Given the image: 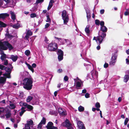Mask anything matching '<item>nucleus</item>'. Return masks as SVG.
I'll return each instance as SVG.
<instances>
[{
  "instance_id": "f257e3e1",
  "label": "nucleus",
  "mask_w": 129,
  "mask_h": 129,
  "mask_svg": "<svg viewBox=\"0 0 129 129\" xmlns=\"http://www.w3.org/2000/svg\"><path fill=\"white\" fill-rule=\"evenodd\" d=\"M33 79L31 78H25L23 81V87L27 90H30L32 88Z\"/></svg>"
},
{
  "instance_id": "f03ea898",
  "label": "nucleus",
  "mask_w": 129,
  "mask_h": 129,
  "mask_svg": "<svg viewBox=\"0 0 129 129\" xmlns=\"http://www.w3.org/2000/svg\"><path fill=\"white\" fill-rule=\"evenodd\" d=\"M8 48L9 50H11L13 48L12 46L8 42H3L0 41V48L3 50H6Z\"/></svg>"
},
{
  "instance_id": "7ed1b4c3",
  "label": "nucleus",
  "mask_w": 129,
  "mask_h": 129,
  "mask_svg": "<svg viewBox=\"0 0 129 129\" xmlns=\"http://www.w3.org/2000/svg\"><path fill=\"white\" fill-rule=\"evenodd\" d=\"M7 69H6V71H8L9 72L7 73H6L3 74V75L4 76V77H0V84H2L4 85L6 82V78H10L11 76L10 75V72L9 71H10V69L9 68H7Z\"/></svg>"
},
{
  "instance_id": "20e7f679",
  "label": "nucleus",
  "mask_w": 129,
  "mask_h": 129,
  "mask_svg": "<svg viewBox=\"0 0 129 129\" xmlns=\"http://www.w3.org/2000/svg\"><path fill=\"white\" fill-rule=\"evenodd\" d=\"M62 17L63 20L64 24H66L69 21V16L67 11L64 10L62 12Z\"/></svg>"
},
{
  "instance_id": "39448f33",
  "label": "nucleus",
  "mask_w": 129,
  "mask_h": 129,
  "mask_svg": "<svg viewBox=\"0 0 129 129\" xmlns=\"http://www.w3.org/2000/svg\"><path fill=\"white\" fill-rule=\"evenodd\" d=\"M106 35V33H102V35L98 37L96 40L95 37H94L93 40H95L97 44H100L102 42L104 38L105 37Z\"/></svg>"
},
{
  "instance_id": "423d86ee",
  "label": "nucleus",
  "mask_w": 129,
  "mask_h": 129,
  "mask_svg": "<svg viewBox=\"0 0 129 129\" xmlns=\"http://www.w3.org/2000/svg\"><path fill=\"white\" fill-rule=\"evenodd\" d=\"M57 48V44L55 43H50L48 46V49L51 51H55Z\"/></svg>"
},
{
  "instance_id": "0eeeda50",
  "label": "nucleus",
  "mask_w": 129,
  "mask_h": 129,
  "mask_svg": "<svg viewBox=\"0 0 129 129\" xmlns=\"http://www.w3.org/2000/svg\"><path fill=\"white\" fill-rule=\"evenodd\" d=\"M62 125L63 126H66L68 129H73L72 125L67 119L62 124Z\"/></svg>"
},
{
  "instance_id": "6e6552de",
  "label": "nucleus",
  "mask_w": 129,
  "mask_h": 129,
  "mask_svg": "<svg viewBox=\"0 0 129 129\" xmlns=\"http://www.w3.org/2000/svg\"><path fill=\"white\" fill-rule=\"evenodd\" d=\"M62 125L63 126H66L68 129H73L72 125L67 119L62 124Z\"/></svg>"
},
{
  "instance_id": "1a4fd4ad",
  "label": "nucleus",
  "mask_w": 129,
  "mask_h": 129,
  "mask_svg": "<svg viewBox=\"0 0 129 129\" xmlns=\"http://www.w3.org/2000/svg\"><path fill=\"white\" fill-rule=\"evenodd\" d=\"M5 110L6 111L4 113L5 114H4V115H5V116H6V119L7 120L8 118L10 117L11 114V111L8 108Z\"/></svg>"
},
{
  "instance_id": "9d476101",
  "label": "nucleus",
  "mask_w": 129,
  "mask_h": 129,
  "mask_svg": "<svg viewBox=\"0 0 129 129\" xmlns=\"http://www.w3.org/2000/svg\"><path fill=\"white\" fill-rule=\"evenodd\" d=\"M7 108H4L3 107H0V117L2 118H5V115L4 114L6 111V109Z\"/></svg>"
},
{
  "instance_id": "9b49d317",
  "label": "nucleus",
  "mask_w": 129,
  "mask_h": 129,
  "mask_svg": "<svg viewBox=\"0 0 129 129\" xmlns=\"http://www.w3.org/2000/svg\"><path fill=\"white\" fill-rule=\"evenodd\" d=\"M57 54L58 55V59L59 61L62 60L63 58V52L60 49L58 50Z\"/></svg>"
},
{
  "instance_id": "f8f14e48",
  "label": "nucleus",
  "mask_w": 129,
  "mask_h": 129,
  "mask_svg": "<svg viewBox=\"0 0 129 129\" xmlns=\"http://www.w3.org/2000/svg\"><path fill=\"white\" fill-rule=\"evenodd\" d=\"M55 38L58 40V43L60 45H63L67 42L68 41H69L68 40H66L63 39H59L56 37H55Z\"/></svg>"
},
{
  "instance_id": "ddd939ff",
  "label": "nucleus",
  "mask_w": 129,
  "mask_h": 129,
  "mask_svg": "<svg viewBox=\"0 0 129 129\" xmlns=\"http://www.w3.org/2000/svg\"><path fill=\"white\" fill-rule=\"evenodd\" d=\"M75 82L76 84V87L78 89L81 86V81L78 78L74 79Z\"/></svg>"
},
{
  "instance_id": "4468645a",
  "label": "nucleus",
  "mask_w": 129,
  "mask_h": 129,
  "mask_svg": "<svg viewBox=\"0 0 129 129\" xmlns=\"http://www.w3.org/2000/svg\"><path fill=\"white\" fill-rule=\"evenodd\" d=\"M46 119L44 117H43L41 122L38 125V129L41 128L43 124H45L46 123Z\"/></svg>"
},
{
  "instance_id": "2eb2a0df",
  "label": "nucleus",
  "mask_w": 129,
  "mask_h": 129,
  "mask_svg": "<svg viewBox=\"0 0 129 129\" xmlns=\"http://www.w3.org/2000/svg\"><path fill=\"white\" fill-rule=\"evenodd\" d=\"M23 106H24V108H27V109H29V111H30L32 110L33 108V107L29 105L28 104L26 103H23L22 104Z\"/></svg>"
},
{
  "instance_id": "dca6fc26",
  "label": "nucleus",
  "mask_w": 129,
  "mask_h": 129,
  "mask_svg": "<svg viewBox=\"0 0 129 129\" xmlns=\"http://www.w3.org/2000/svg\"><path fill=\"white\" fill-rule=\"evenodd\" d=\"M58 112L61 115H64L66 114V111L64 109H63L61 108H59L58 109Z\"/></svg>"
},
{
  "instance_id": "f3484780",
  "label": "nucleus",
  "mask_w": 129,
  "mask_h": 129,
  "mask_svg": "<svg viewBox=\"0 0 129 129\" xmlns=\"http://www.w3.org/2000/svg\"><path fill=\"white\" fill-rule=\"evenodd\" d=\"M53 123L51 122H48L47 128L48 129H57V127H55L53 126Z\"/></svg>"
},
{
  "instance_id": "a211bd4d",
  "label": "nucleus",
  "mask_w": 129,
  "mask_h": 129,
  "mask_svg": "<svg viewBox=\"0 0 129 129\" xmlns=\"http://www.w3.org/2000/svg\"><path fill=\"white\" fill-rule=\"evenodd\" d=\"M32 35V33L31 30H28L26 33V35L25 36V38L26 39L28 40L29 38V36Z\"/></svg>"
},
{
  "instance_id": "6ab92c4d",
  "label": "nucleus",
  "mask_w": 129,
  "mask_h": 129,
  "mask_svg": "<svg viewBox=\"0 0 129 129\" xmlns=\"http://www.w3.org/2000/svg\"><path fill=\"white\" fill-rule=\"evenodd\" d=\"M12 26L14 28L17 29L18 28L21 27L20 22L19 21H17V22L16 24L12 25Z\"/></svg>"
},
{
  "instance_id": "aec40b11",
  "label": "nucleus",
  "mask_w": 129,
  "mask_h": 129,
  "mask_svg": "<svg viewBox=\"0 0 129 129\" xmlns=\"http://www.w3.org/2000/svg\"><path fill=\"white\" fill-rule=\"evenodd\" d=\"M9 16V14L7 13H1L0 14V19H4Z\"/></svg>"
},
{
  "instance_id": "412c9836",
  "label": "nucleus",
  "mask_w": 129,
  "mask_h": 129,
  "mask_svg": "<svg viewBox=\"0 0 129 129\" xmlns=\"http://www.w3.org/2000/svg\"><path fill=\"white\" fill-rule=\"evenodd\" d=\"M18 58V56L17 55H11L10 58L11 59L13 62L16 61Z\"/></svg>"
},
{
  "instance_id": "4be33fe9",
  "label": "nucleus",
  "mask_w": 129,
  "mask_h": 129,
  "mask_svg": "<svg viewBox=\"0 0 129 129\" xmlns=\"http://www.w3.org/2000/svg\"><path fill=\"white\" fill-rule=\"evenodd\" d=\"M54 3V1L53 0H50L49 5L47 8V10H50L52 7L53 6V4Z\"/></svg>"
},
{
  "instance_id": "5701e85b",
  "label": "nucleus",
  "mask_w": 129,
  "mask_h": 129,
  "mask_svg": "<svg viewBox=\"0 0 129 129\" xmlns=\"http://www.w3.org/2000/svg\"><path fill=\"white\" fill-rule=\"evenodd\" d=\"M10 13L11 15L12 19L14 21H15L16 20L15 14L12 11L10 12Z\"/></svg>"
},
{
  "instance_id": "b1692460",
  "label": "nucleus",
  "mask_w": 129,
  "mask_h": 129,
  "mask_svg": "<svg viewBox=\"0 0 129 129\" xmlns=\"http://www.w3.org/2000/svg\"><path fill=\"white\" fill-rule=\"evenodd\" d=\"M77 124L78 128L79 129H82L81 126L82 125H84V124L82 122L80 121H79L77 122Z\"/></svg>"
},
{
  "instance_id": "393cba45",
  "label": "nucleus",
  "mask_w": 129,
  "mask_h": 129,
  "mask_svg": "<svg viewBox=\"0 0 129 129\" xmlns=\"http://www.w3.org/2000/svg\"><path fill=\"white\" fill-rule=\"evenodd\" d=\"M1 54L2 55L1 57V58L2 60H4V59L6 58L7 56L5 54H4L3 52H2L1 53Z\"/></svg>"
},
{
  "instance_id": "a878e982",
  "label": "nucleus",
  "mask_w": 129,
  "mask_h": 129,
  "mask_svg": "<svg viewBox=\"0 0 129 129\" xmlns=\"http://www.w3.org/2000/svg\"><path fill=\"white\" fill-rule=\"evenodd\" d=\"M129 78V76L128 75H125L124 79V81L125 82H127Z\"/></svg>"
},
{
  "instance_id": "bb28decb",
  "label": "nucleus",
  "mask_w": 129,
  "mask_h": 129,
  "mask_svg": "<svg viewBox=\"0 0 129 129\" xmlns=\"http://www.w3.org/2000/svg\"><path fill=\"white\" fill-rule=\"evenodd\" d=\"M101 29L103 32H106L107 30V29L105 26H102L101 27Z\"/></svg>"
},
{
  "instance_id": "cd10ccee",
  "label": "nucleus",
  "mask_w": 129,
  "mask_h": 129,
  "mask_svg": "<svg viewBox=\"0 0 129 129\" xmlns=\"http://www.w3.org/2000/svg\"><path fill=\"white\" fill-rule=\"evenodd\" d=\"M116 61L115 60L111 59V61L110 62L109 64L111 66L114 65L116 62Z\"/></svg>"
},
{
  "instance_id": "c85d7f7f",
  "label": "nucleus",
  "mask_w": 129,
  "mask_h": 129,
  "mask_svg": "<svg viewBox=\"0 0 129 129\" xmlns=\"http://www.w3.org/2000/svg\"><path fill=\"white\" fill-rule=\"evenodd\" d=\"M25 108L24 107H22L21 108V111L20 112V115L21 116L25 112V110H24Z\"/></svg>"
},
{
  "instance_id": "c756f323",
  "label": "nucleus",
  "mask_w": 129,
  "mask_h": 129,
  "mask_svg": "<svg viewBox=\"0 0 129 129\" xmlns=\"http://www.w3.org/2000/svg\"><path fill=\"white\" fill-rule=\"evenodd\" d=\"M33 97L30 96H28L26 99V102H30L33 99Z\"/></svg>"
},
{
  "instance_id": "7c9ffc66",
  "label": "nucleus",
  "mask_w": 129,
  "mask_h": 129,
  "mask_svg": "<svg viewBox=\"0 0 129 129\" xmlns=\"http://www.w3.org/2000/svg\"><path fill=\"white\" fill-rule=\"evenodd\" d=\"M90 26L89 25H87L85 29V31L87 34H89L90 32L89 28Z\"/></svg>"
},
{
  "instance_id": "2f4dec72",
  "label": "nucleus",
  "mask_w": 129,
  "mask_h": 129,
  "mask_svg": "<svg viewBox=\"0 0 129 129\" xmlns=\"http://www.w3.org/2000/svg\"><path fill=\"white\" fill-rule=\"evenodd\" d=\"M117 57V54L116 53H114L112 56L111 59L115 60H116V59Z\"/></svg>"
},
{
  "instance_id": "473e14b6",
  "label": "nucleus",
  "mask_w": 129,
  "mask_h": 129,
  "mask_svg": "<svg viewBox=\"0 0 129 129\" xmlns=\"http://www.w3.org/2000/svg\"><path fill=\"white\" fill-rule=\"evenodd\" d=\"M27 66L28 69L30 70L33 73L34 72V69H33L32 67L31 66L30 64L27 63Z\"/></svg>"
},
{
  "instance_id": "72a5a7b5",
  "label": "nucleus",
  "mask_w": 129,
  "mask_h": 129,
  "mask_svg": "<svg viewBox=\"0 0 129 129\" xmlns=\"http://www.w3.org/2000/svg\"><path fill=\"white\" fill-rule=\"evenodd\" d=\"M50 113L51 115H55V116L57 115V113L56 111L52 110L50 111Z\"/></svg>"
},
{
  "instance_id": "f704fd0d",
  "label": "nucleus",
  "mask_w": 129,
  "mask_h": 129,
  "mask_svg": "<svg viewBox=\"0 0 129 129\" xmlns=\"http://www.w3.org/2000/svg\"><path fill=\"white\" fill-rule=\"evenodd\" d=\"M25 54L27 56H28L30 54V52L29 50H27L25 51Z\"/></svg>"
},
{
  "instance_id": "c9c22d12",
  "label": "nucleus",
  "mask_w": 129,
  "mask_h": 129,
  "mask_svg": "<svg viewBox=\"0 0 129 129\" xmlns=\"http://www.w3.org/2000/svg\"><path fill=\"white\" fill-rule=\"evenodd\" d=\"M84 108L82 106H80L78 107V110L80 112H82L84 111Z\"/></svg>"
},
{
  "instance_id": "e433bc0d",
  "label": "nucleus",
  "mask_w": 129,
  "mask_h": 129,
  "mask_svg": "<svg viewBox=\"0 0 129 129\" xmlns=\"http://www.w3.org/2000/svg\"><path fill=\"white\" fill-rule=\"evenodd\" d=\"M10 108L12 109H14L15 107V105L14 104H10Z\"/></svg>"
},
{
  "instance_id": "4c0bfd02",
  "label": "nucleus",
  "mask_w": 129,
  "mask_h": 129,
  "mask_svg": "<svg viewBox=\"0 0 129 129\" xmlns=\"http://www.w3.org/2000/svg\"><path fill=\"white\" fill-rule=\"evenodd\" d=\"M7 37L11 39L13 38V36H12L11 35L9 34H6Z\"/></svg>"
},
{
  "instance_id": "58836bf2",
  "label": "nucleus",
  "mask_w": 129,
  "mask_h": 129,
  "mask_svg": "<svg viewBox=\"0 0 129 129\" xmlns=\"http://www.w3.org/2000/svg\"><path fill=\"white\" fill-rule=\"evenodd\" d=\"M44 0H37L36 1V4H38L39 3H42Z\"/></svg>"
},
{
  "instance_id": "ea45409f",
  "label": "nucleus",
  "mask_w": 129,
  "mask_h": 129,
  "mask_svg": "<svg viewBox=\"0 0 129 129\" xmlns=\"http://www.w3.org/2000/svg\"><path fill=\"white\" fill-rule=\"evenodd\" d=\"M6 26V25L3 22L0 21V27H5Z\"/></svg>"
},
{
  "instance_id": "a19ab883",
  "label": "nucleus",
  "mask_w": 129,
  "mask_h": 129,
  "mask_svg": "<svg viewBox=\"0 0 129 129\" xmlns=\"http://www.w3.org/2000/svg\"><path fill=\"white\" fill-rule=\"evenodd\" d=\"M30 126L28 125L27 124H25V129H31Z\"/></svg>"
},
{
  "instance_id": "79ce46f5",
  "label": "nucleus",
  "mask_w": 129,
  "mask_h": 129,
  "mask_svg": "<svg viewBox=\"0 0 129 129\" xmlns=\"http://www.w3.org/2000/svg\"><path fill=\"white\" fill-rule=\"evenodd\" d=\"M30 16L31 17L33 18L36 16V14L35 13H32L31 14Z\"/></svg>"
},
{
  "instance_id": "37998d69",
  "label": "nucleus",
  "mask_w": 129,
  "mask_h": 129,
  "mask_svg": "<svg viewBox=\"0 0 129 129\" xmlns=\"http://www.w3.org/2000/svg\"><path fill=\"white\" fill-rule=\"evenodd\" d=\"M47 19L46 20V21L47 22H50L51 20L49 18V16L48 15L47 16Z\"/></svg>"
},
{
  "instance_id": "c03bdc74",
  "label": "nucleus",
  "mask_w": 129,
  "mask_h": 129,
  "mask_svg": "<svg viewBox=\"0 0 129 129\" xmlns=\"http://www.w3.org/2000/svg\"><path fill=\"white\" fill-rule=\"evenodd\" d=\"M4 64L6 66H7L8 64V60L7 59H5L4 60Z\"/></svg>"
},
{
  "instance_id": "a18cd8bd",
  "label": "nucleus",
  "mask_w": 129,
  "mask_h": 129,
  "mask_svg": "<svg viewBox=\"0 0 129 129\" xmlns=\"http://www.w3.org/2000/svg\"><path fill=\"white\" fill-rule=\"evenodd\" d=\"M5 68V66L1 65H0V69L2 70H3Z\"/></svg>"
},
{
  "instance_id": "49530a36",
  "label": "nucleus",
  "mask_w": 129,
  "mask_h": 129,
  "mask_svg": "<svg viewBox=\"0 0 129 129\" xmlns=\"http://www.w3.org/2000/svg\"><path fill=\"white\" fill-rule=\"evenodd\" d=\"M128 121V119L127 118H126L124 122V124L125 125H126Z\"/></svg>"
},
{
  "instance_id": "de8ad7c7",
  "label": "nucleus",
  "mask_w": 129,
  "mask_h": 129,
  "mask_svg": "<svg viewBox=\"0 0 129 129\" xmlns=\"http://www.w3.org/2000/svg\"><path fill=\"white\" fill-rule=\"evenodd\" d=\"M95 107L97 108H99L100 107V105L99 103L97 102L95 104Z\"/></svg>"
},
{
  "instance_id": "09e8293b",
  "label": "nucleus",
  "mask_w": 129,
  "mask_h": 129,
  "mask_svg": "<svg viewBox=\"0 0 129 129\" xmlns=\"http://www.w3.org/2000/svg\"><path fill=\"white\" fill-rule=\"evenodd\" d=\"M95 23L98 25H99L100 24V21L98 20H95Z\"/></svg>"
},
{
  "instance_id": "8fccbe9b",
  "label": "nucleus",
  "mask_w": 129,
  "mask_h": 129,
  "mask_svg": "<svg viewBox=\"0 0 129 129\" xmlns=\"http://www.w3.org/2000/svg\"><path fill=\"white\" fill-rule=\"evenodd\" d=\"M90 94L88 93H86L85 94V97L86 98H88L89 97Z\"/></svg>"
},
{
  "instance_id": "3c124183",
  "label": "nucleus",
  "mask_w": 129,
  "mask_h": 129,
  "mask_svg": "<svg viewBox=\"0 0 129 129\" xmlns=\"http://www.w3.org/2000/svg\"><path fill=\"white\" fill-rule=\"evenodd\" d=\"M50 24L48 23H47L45 25V28H47L50 26Z\"/></svg>"
},
{
  "instance_id": "603ef678",
  "label": "nucleus",
  "mask_w": 129,
  "mask_h": 129,
  "mask_svg": "<svg viewBox=\"0 0 129 129\" xmlns=\"http://www.w3.org/2000/svg\"><path fill=\"white\" fill-rule=\"evenodd\" d=\"M89 12H88L86 11V13L87 14V17L88 19V18H89L90 17V15L89 14Z\"/></svg>"
},
{
  "instance_id": "864d4df0",
  "label": "nucleus",
  "mask_w": 129,
  "mask_h": 129,
  "mask_svg": "<svg viewBox=\"0 0 129 129\" xmlns=\"http://www.w3.org/2000/svg\"><path fill=\"white\" fill-rule=\"evenodd\" d=\"M64 79L65 81H67L68 80V77L67 76H66L64 77Z\"/></svg>"
},
{
  "instance_id": "5fc2aeb1",
  "label": "nucleus",
  "mask_w": 129,
  "mask_h": 129,
  "mask_svg": "<svg viewBox=\"0 0 129 129\" xmlns=\"http://www.w3.org/2000/svg\"><path fill=\"white\" fill-rule=\"evenodd\" d=\"M104 22L103 21H101L100 22V25L102 26H104Z\"/></svg>"
},
{
  "instance_id": "6e6d98bb",
  "label": "nucleus",
  "mask_w": 129,
  "mask_h": 129,
  "mask_svg": "<svg viewBox=\"0 0 129 129\" xmlns=\"http://www.w3.org/2000/svg\"><path fill=\"white\" fill-rule=\"evenodd\" d=\"M37 9V8L36 7H33L32 8V10L33 11H34L36 10Z\"/></svg>"
},
{
  "instance_id": "4d7b16f0",
  "label": "nucleus",
  "mask_w": 129,
  "mask_h": 129,
  "mask_svg": "<svg viewBox=\"0 0 129 129\" xmlns=\"http://www.w3.org/2000/svg\"><path fill=\"white\" fill-rule=\"evenodd\" d=\"M21 75L23 77H25V73L24 72H22L21 73Z\"/></svg>"
},
{
  "instance_id": "13d9d810",
  "label": "nucleus",
  "mask_w": 129,
  "mask_h": 129,
  "mask_svg": "<svg viewBox=\"0 0 129 129\" xmlns=\"http://www.w3.org/2000/svg\"><path fill=\"white\" fill-rule=\"evenodd\" d=\"M104 9L101 10L100 11V13L101 14H103L104 12Z\"/></svg>"
},
{
  "instance_id": "bf43d9fd",
  "label": "nucleus",
  "mask_w": 129,
  "mask_h": 129,
  "mask_svg": "<svg viewBox=\"0 0 129 129\" xmlns=\"http://www.w3.org/2000/svg\"><path fill=\"white\" fill-rule=\"evenodd\" d=\"M108 63H105L104 65V67L105 68H107L108 67Z\"/></svg>"
},
{
  "instance_id": "052dcab7",
  "label": "nucleus",
  "mask_w": 129,
  "mask_h": 129,
  "mask_svg": "<svg viewBox=\"0 0 129 129\" xmlns=\"http://www.w3.org/2000/svg\"><path fill=\"white\" fill-rule=\"evenodd\" d=\"M32 67L33 68H35L36 67V64L35 63H34L32 64Z\"/></svg>"
},
{
  "instance_id": "680f3d73",
  "label": "nucleus",
  "mask_w": 129,
  "mask_h": 129,
  "mask_svg": "<svg viewBox=\"0 0 129 129\" xmlns=\"http://www.w3.org/2000/svg\"><path fill=\"white\" fill-rule=\"evenodd\" d=\"M62 72V70L61 69H59L57 71V72L59 73H61Z\"/></svg>"
},
{
  "instance_id": "e2e57ef3",
  "label": "nucleus",
  "mask_w": 129,
  "mask_h": 129,
  "mask_svg": "<svg viewBox=\"0 0 129 129\" xmlns=\"http://www.w3.org/2000/svg\"><path fill=\"white\" fill-rule=\"evenodd\" d=\"M5 2L7 4L9 3L10 1V0H4Z\"/></svg>"
},
{
  "instance_id": "0e129e2a",
  "label": "nucleus",
  "mask_w": 129,
  "mask_h": 129,
  "mask_svg": "<svg viewBox=\"0 0 129 129\" xmlns=\"http://www.w3.org/2000/svg\"><path fill=\"white\" fill-rule=\"evenodd\" d=\"M86 89H84L82 90V93H86Z\"/></svg>"
},
{
  "instance_id": "69168bd1",
  "label": "nucleus",
  "mask_w": 129,
  "mask_h": 129,
  "mask_svg": "<svg viewBox=\"0 0 129 129\" xmlns=\"http://www.w3.org/2000/svg\"><path fill=\"white\" fill-rule=\"evenodd\" d=\"M57 92H58V91H55L54 92V96H56L57 95Z\"/></svg>"
},
{
  "instance_id": "338daca9",
  "label": "nucleus",
  "mask_w": 129,
  "mask_h": 129,
  "mask_svg": "<svg viewBox=\"0 0 129 129\" xmlns=\"http://www.w3.org/2000/svg\"><path fill=\"white\" fill-rule=\"evenodd\" d=\"M118 100L119 102H120L121 100V97H119L118 98Z\"/></svg>"
},
{
  "instance_id": "774afa93",
  "label": "nucleus",
  "mask_w": 129,
  "mask_h": 129,
  "mask_svg": "<svg viewBox=\"0 0 129 129\" xmlns=\"http://www.w3.org/2000/svg\"><path fill=\"white\" fill-rule=\"evenodd\" d=\"M126 63H127V64H128L129 63V60L127 58H126Z\"/></svg>"
}]
</instances>
